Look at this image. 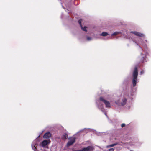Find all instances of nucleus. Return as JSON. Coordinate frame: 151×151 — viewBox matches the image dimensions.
I'll return each mask as SVG.
<instances>
[{
	"label": "nucleus",
	"mask_w": 151,
	"mask_h": 151,
	"mask_svg": "<svg viewBox=\"0 0 151 151\" xmlns=\"http://www.w3.org/2000/svg\"><path fill=\"white\" fill-rule=\"evenodd\" d=\"M138 74V72L137 68L136 66L134 68L133 73V78L132 80V83L134 87L136 85L137 81V79Z\"/></svg>",
	"instance_id": "1"
},
{
	"label": "nucleus",
	"mask_w": 151,
	"mask_h": 151,
	"mask_svg": "<svg viewBox=\"0 0 151 151\" xmlns=\"http://www.w3.org/2000/svg\"><path fill=\"white\" fill-rule=\"evenodd\" d=\"M50 142L51 141L50 139L45 140L40 144V145L44 147L48 148L47 145L50 144Z\"/></svg>",
	"instance_id": "2"
},
{
	"label": "nucleus",
	"mask_w": 151,
	"mask_h": 151,
	"mask_svg": "<svg viewBox=\"0 0 151 151\" xmlns=\"http://www.w3.org/2000/svg\"><path fill=\"white\" fill-rule=\"evenodd\" d=\"M99 100L100 101L103 102L106 105V108H110L111 105L109 102L106 100L103 97H101L99 98Z\"/></svg>",
	"instance_id": "3"
},
{
	"label": "nucleus",
	"mask_w": 151,
	"mask_h": 151,
	"mask_svg": "<svg viewBox=\"0 0 151 151\" xmlns=\"http://www.w3.org/2000/svg\"><path fill=\"white\" fill-rule=\"evenodd\" d=\"M76 139V138L75 137H72L70 138H69L68 139L70 140L68 141L67 144V146L68 147L72 145L75 142Z\"/></svg>",
	"instance_id": "4"
},
{
	"label": "nucleus",
	"mask_w": 151,
	"mask_h": 151,
	"mask_svg": "<svg viewBox=\"0 0 151 151\" xmlns=\"http://www.w3.org/2000/svg\"><path fill=\"white\" fill-rule=\"evenodd\" d=\"M93 147L92 146H88L87 147L84 148L81 151H92L93 150Z\"/></svg>",
	"instance_id": "5"
},
{
	"label": "nucleus",
	"mask_w": 151,
	"mask_h": 151,
	"mask_svg": "<svg viewBox=\"0 0 151 151\" xmlns=\"http://www.w3.org/2000/svg\"><path fill=\"white\" fill-rule=\"evenodd\" d=\"M130 32L137 36L141 37H144V35L143 34L137 31H131Z\"/></svg>",
	"instance_id": "6"
},
{
	"label": "nucleus",
	"mask_w": 151,
	"mask_h": 151,
	"mask_svg": "<svg viewBox=\"0 0 151 151\" xmlns=\"http://www.w3.org/2000/svg\"><path fill=\"white\" fill-rule=\"evenodd\" d=\"M51 134L49 132L46 133L43 136L44 139H48L51 137Z\"/></svg>",
	"instance_id": "7"
},
{
	"label": "nucleus",
	"mask_w": 151,
	"mask_h": 151,
	"mask_svg": "<svg viewBox=\"0 0 151 151\" xmlns=\"http://www.w3.org/2000/svg\"><path fill=\"white\" fill-rule=\"evenodd\" d=\"M127 99L126 98H124L122 99V101L121 102V104L122 106H123L125 105L127 102Z\"/></svg>",
	"instance_id": "8"
},
{
	"label": "nucleus",
	"mask_w": 151,
	"mask_h": 151,
	"mask_svg": "<svg viewBox=\"0 0 151 151\" xmlns=\"http://www.w3.org/2000/svg\"><path fill=\"white\" fill-rule=\"evenodd\" d=\"M68 135L67 134L65 133L62 137V139H67L68 138Z\"/></svg>",
	"instance_id": "9"
},
{
	"label": "nucleus",
	"mask_w": 151,
	"mask_h": 151,
	"mask_svg": "<svg viewBox=\"0 0 151 151\" xmlns=\"http://www.w3.org/2000/svg\"><path fill=\"white\" fill-rule=\"evenodd\" d=\"M108 35V33L106 32H103L101 35L103 36H106L107 35Z\"/></svg>",
	"instance_id": "10"
},
{
	"label": "nucleus",
	"mask_w": 151,
	"mask_h": 151,
	"mask_svg": "<svg viewBox=\"0 0 151 151\" xmlns=\"http://www.w3.org/2000/svg\"><path fill=\"white\" fill-rule=\"evenodd\" d=\"M82 21V19H80L78 21V23H79L81 27H82V26L81 24Z\"/></svg>",
	"instance_id": "11"
},
{
	"label": "nucleus",
	"mask_w": 151,
	"mask_h": 151,
	"mask_svg": "<svg viewBox=\"0 0 151 151\" xmlns=\"http://www.w3.org/2000/svg\"><path fill=\"white\" fill-rule=\"evenodd\" d=\"M117 143H115V144H111V145H108V146H107V147H113L116 145H117Z\"/></svg>",
	"instance_id": "12"
},
{
	"label": "nucleus",
	"mask_w": 151,
	"mask_h": 151,
	"mask_svg": "<svg viewBox=\"0 0 151 151\" xmlns=\"http://www.w3.org/2000/svg\"><path fill=\"white\" fill-rule=\"evenodd\" d=\"M86 28L87 27L86 26H85L83 28V27H81L82 29L85 31H87V30L86 29Z\"/></svg>",
	"instance_id": "13"
},
{
	"label": "nucleus",
	"mask_w": 151,
	"mask_h": 151,
	"mask_svg": "<svg viewBox=\"0 0 151 151\" xmlns=\"http://www.w3.org/2000/svg\"><path fill=\"white\" fill-rule=\"evenodd\" d=\"M32 149L35 151V150L37 149L35 145L32 146Z\"/></svg>",
	"instance_id": "14"
},
{
	"label": "nucleus",
	"mask_w": 151,
	"mask_h": 151,
	"mask_svg": "<svg viewBox=\"0 0 151 151\" xmlns=\"http://www.w3.org/2000/svg\"><path fill=\"white\" fill-rule=\"evenodd\" d=\"M118 33V32H115L113 33V34L111 35L112 36L115 35H117Z\"/></svg>",
	"instance_id": "15"
},
{
	"label": "nucleus",
	"mask_w": 151,
	"mask_h": 151,
	"mask_svg": "<svg viewBox=\"0 0 151 151\" xmlns=\"http://www.w3.org/2000/svg\"><path fill=\"white\" fill-rule=\"evenodd\" d=\"M144 71L143 70H141V71H140V74L141 75H142V74H144Z\"/></svg>",
	"instance_id": "16"
},
{
	"label": "nucleus",
	"mask_w": 151,
	"mask_h": 151,
	"mask_svg": "<svg viewBox=\"0 0 151 151\" xmlns=\"http://www.w3.org/2000/svg\"><path fill=\"white\" fill-rule=\"evenodd\" d=\"M125 126V124L124 123H122L121 124V127H123Z\"/></svg>",
	"instance_id": "17"
},
{
	"label": "nucleus",
	"mask_w": 151,
	"mask_h": 151,
	"mask_svg": "<svg viewBox=\"0 0 151 151\" xmlns=\"http://www.w3.org/2000/svg\"><path fill=\"white\" fill-rule=\"evenodd\" d=\"M87 39L88 40H90L91 39V38L89 37H87Z\"/></svg>",
	"instance_id": "18"
},
{
	"label": "nucleus",
	"mask_w": 151,
	"mask_h": 151,
	"mask_svg": "<svg viewBox=\"0 0 151 151\" xmlns=\"http://www.w3.org/2000/svg\"><path fill=\"white\" fill-rule=\"evenodd\" d=\"M109 151H114V150L113 148H111L109 149Z\"/></svg>",
	"instance_id": "19"
},
{
	"label": "nucleus",
	"mask_w": 151,
	"mask_h": 151,
	"mask_svg": "<svg viewBox=\"0 0 151 151\" xmlns=\"http://www.w3.org/2000/svg\"><path fill=\"white\" fill-rule=\"evenodd\" d=\"M74 151H81V150H75Z\"/></svg>",
	"instance_id": "20"
},
{
	"label": "nucleus",
	"mask_w": 151,
	"mask_h": 151,
	"mask_svg": "<svg viewBox=\"0 0 151 151\" xmlns=\"http://www.w3.org/2000/svg\"><path fill=\"white\" fill-rule=\"evenodd\" d=\"M144 58H143V59H142V62H144Z\"/></svg>",
	"instance_id": "21"
},
{
	"label": "nucleus",
	"mask_w": 151,
	"mask_h": 151,
	"mask_svg": "<svg viewBox=\"0 0 151 151\" xmlns=\"http://www.w3.org/2000/svg\"><path fill=\"white\" fill-rule=\"evenodd\" d=\"M130 151H133L132 150H130Z\"/></svg>",
	"instance_id": "22"
}]
</instances>
